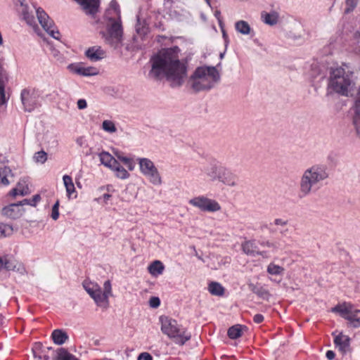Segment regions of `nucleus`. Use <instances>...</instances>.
<instances>
[{"label": "nucleus", "instance_id": "obj_50", "mask_svg": "<svg viewBox=\"0 0 360 360\" xmlns=\"http://www.w3.org/2000/svg\"><path fill=\"white\" fill-rule=\"evenodd\" d=\"M138 360H153V357L149 353L143 352L139 356Z\"/></svg>", "mask_w": 360, "mask_h": 360}, {"label": "nucleus", "instance_id": "obj_64", "mask_svg": "<svg viewBox=\"0 0 360 360\" xmlns=\"http://www.w3.org/2000/svg\"><path fill=\"white\" fill-rule=\"evenodd\" d=\"M205 1H206V2H207L208 4H210V0H205Z\"/></svg>", "mask_w": 360, "mask_h": 360}, {"label": "nucleus", "instance_id": "obj_4", "mask_svg": "<svg viewBox=\"0 0 360 360\" xmlns=\"http://www.w3.org/2000/svg\"><path fill=\"white\" fill-rule=\"evenodd\" d=\"M105 16L110 22L106 33L103 34L105 40L109 44L115 46L120 41L122 36L120 6L115 0L111 1Z\"/></svg>", "mask_w": 360, "mask_h": 360}, {"label": "nucleus", "instance_id": "obj_27", "mask_svg": "<svg viewBox=\"0 0 360 360\" xmlns=\"http://www.w3.org/2000/svg\"><path fill=\"white\" fill-rule=\"evenodd\" d=\"M164 269L165 266L159 260H155L152 262L148 268L149 273L153 276L162 274Z\"/></svg>", "mask_w": 360, "mask_h": 360}, {"label": "nucleus", "instance_id": "obj_39", "mask_svg": "<svg viewBox=\"0 0 360 360\" xmlns=\"http://www.w3.org/2000/svg\"><path fill=\"white\" fill-rule=\"evenodd\" d=\"M359 0H345V13H349L352 12L357 6Z\"/></svg>", "mask_w": 360, "mask_h": 360}, {"label": "nucleus", "instance_id": "obj_7", "mask_svg": "<svg viewBox=\"0 0 360 360\" xmlns=\"http://www.w3.org/2000/svg\"><path fill=\"white\" fill-rule=\"evenodd\" d=\"M161 331L178 345H183L191 339V335L175 319L167 316L160 317Z\"/></svg>", "mask_w": 360, "mask_h": 360}, {"label": "nucleus", "instance_id": "obj_47", "mask_svg": "<svg viewBox=\"0 0 360 360\" xmlns=\"http://www.w3.org/2000/svg\"><path fill=\"white\" fill-rule=\"evenodd\" d=\"M41 200V195L40 194H36L33 195L32 198L30 199V205L32 207H35L37 203Z\"/></svg>", "mask_w": 360, "mask_h": 360}, {"label": "nucleus", "instance_id": "obj_37", "mask_svg": "<svg viewBox=\"0 0 360 360\" xmlns=\"http://www.w3.org/2000/svg\"><path fill=\"white\" fill-rule=\"evenodd\" d=\"M266 271L269 274L271 275H280L283 273L284 269L279 265L270 263L267 266Z\"/></svg>", "mask_w": 360, "mask_h": 360}, {"label": "nucleus", "instance_id": "obj_45", "mask_svg": "<svg viewBox=\"0 0 360 360\" xmlns=\"http://www.w3.org/2000/svg\"><path fill=\"white\" fill-rule=\"evenodd\" d=\"M260 245L263 247H267L271 248L273 251H276L278 249V243L276 242H271L269 240H265L260 243Z\"/></svg>", "mask_w": 360, "mask_h": 360}, {"label": "nucleus", "instance_id": "obj_46", "mask_svg": "<svg viewBox=\"0 0 360 360\" xmlns=\"http://www.w3.org/2000/svg\"><path fill=\"white\" fill-rule=\"evenodd\" d=\"M150 306L153 308H157L160 304V300L157 297H153L149 301Z\"/></svg>", "mask_w": 360, "mask_h": 360}, {"label": "nucleus", "instance_id": "obj_54", "mask_svg": "<svg viewBox=\"0 0 360 360\" xmlns=\"http://www.w3.org/2000/svg\"><path fill=\"white\" fill-rule=\"evenodd\" d=\"M76 143L80 147H82L85 144V139L84 137L81 136L77 139Z\"/></svg>", "mask_w": 360, "mask_h": 360}, {"label": "nucleus", "instance_id": "obj_61", "mask_svg": "<svg viewBox=\"0 0 360 360\" xmlns=\"http://www.w3.org/2000/svg\"><path fill=\"white\" fill-rule=\"evenodd\" d=\"M46 349H47L48 351H51V347H47V348H46Z\"/></svg>", "mask_w": 360, "mask_h": 360}, {"label": "nucleus", "instance_id": "obj_38", "mask_svg": "<svg viewBox=\"0 0 360 360\" xmlns=\"http://www.w3.org/2000/svg\"><path fill=\"white\" fill-rule=\"evenodd\" d=\"M13 233V228L8 224L0 223V238L11 236Z\"/></svg>", "mask_w": 360, "mask_h": 360}, {"label": "nucleus", "instance_id": "obj_43", "mask_svg": "<svg viewBox=\"0 0 360 360\" xmlns=\"http://www.w3.org/2000/svg\"><path fill=\"white\" fill-rule=\"evenodd\" d=\"M51 55L52 56L60 63H65V58L63 55L57 49H51Z\"/></svg>", "mask_w": 360, "mask_h": 360}, {"label": "nucleus", "instance_id": "obj_55", "mask_svg": "<svg viewBox=\"0 0 360 360\" xmlns=\"http://www.w3.org/2000/svg\"><path fill=\"white\" fill-rule=\"evenodd\" d=\"M21 183V189L26 191V195L29 193V188L25 181H20Z\"/></svg>", "mask_w": 360, "mask_h": 360}, {"label": "nucleus", "instance_id": "obj_53", "mask_svg": "<svg viewBox=\"0 0 360 360\" xmlns=\"http://www.w3.org/2000/svg\"><path fill=\"white\" fill-rule=\"evenodd\" d=\"M335 353L332 350H328L326 354V356L328 360H333L335 358Z\"/></svg>", "mask_w": 360, "mask_h": 360}, {"label": "nucleus", "instance_id": "obj_20", "mask_svg": "<svg viewBox=\"0 0 360 360\" xmlns=\"http://www.w3.org/2000/svg\"><path fill=\"white\" fill-rule=\"evenodd\" d=\"M235 30L237 32L243 35H249L253 32V30L249 23L243 20H240L235 22Z\"/></svg>", "mask_w": 360, "mask_h": 360}, {"label": "nucleus", "instance_id": "obj_52", "mask_svg": "<svg viewBox=\"0 0 360 360\" xmlns=\"http://www.w3.org/2000/svg\"><path fill=\"white\" fill-rule=\"evenodd\" d=\"M5 103V94L3 86L0 84V105Z\"/></svg>", "mask_w": 360, "mask_h": 360}, {"label": "nucleus", "instance_id": "obj_21", "mask_svg": "<svg viewBox=\"0 0 360 360\" xmlns=\"http://www.w3.org/2000/svg\"><path fill=\"white\" fill-rule=\"evenodd\" d=\"M110 169L114 172L115 176L118 179H127L130 176L128 171L117 161L115 163V165H112V167Z\"/></svg>", "mask_w": 360, "mask_h": 360}, {"label": "nucleus", "instance_id": "obj_14", "mask_svg": "<svg viewBox=\"0 0 360 360\" xmlns=\"http://www.w3.org/2000/svg\"><path fill=\"white\" fill-rule=\"evenodd\" d=\"M68 69L72 73L83 77L95 76L99 73V70L97 68L86 66L82 63H71L68 66Z\"/></svg>", "mask_w": 360, "mask_h": 360}, {"label": "nucleus", "instance_id": "obj_56", "mask_svg": "<svg viewBox=\"0 0 360 360\" xmlns=\"http://www.w3.org/2000/svg\"><path fill=\"white\" fill-rule=\"evenodd\" d=\"M30 202H31L30 199H24L21 202H18V204H20L21 205V207H22V206L24 205H30Z\"/></svg>", "mask_w": 360, "mask_h": 360}, {"label": "nucleus", "instance_id": "obj_28", "mask_svg": "<svg viewBox=\"0 0 360 360\" xmlns=\"http://www.w3.org/2000/svg\"><path fill=\"white\" fill-rule=\"evenodd\" d=\"M63 181L65 187L67 195L70 198L72 195L75 193V188L72 179L70 176L65 174L63 176Z\"/></svg>", "mask_w": 360, "mask_h": 360}, {"label": "nucleus", "instance_id": "obj_19", "mask_svg": "<svg viewBox=\"0 0 360 360\" xmlns=\"http://www.w3.org/2000/svg\"><path fill=\"white\" fill-rule=\"evenodd\" d=\"M349 338L343 335L342 333H340L339 335L335 337L334 342L336 347L339 348L342 352H345L348 350L349 347Z\"/></svg>", "mask_w": 360, "mask_h": 360}, {"label": "nucleus", "instance_id": "obj_58", "mask_svg": "<svg viewBox=\"0 0 360 360\" xmlns=\"http://www.w3.org/2000/svg\"><path fill=\"white\" fill-rule=\"evenodd\" d=\"M110 197H111V195L110 194H108V193H105L103 196V199H104V200L105 202L108 201L110 199Z\"/></svg>", "mask_w": 360, "mask_h": 360}, {"label": "nucleus", "instance_id": "obj_30", "mask_svg": "<svg viewBox=\"0 0 360 360\" xmlns=\"http://www.w3.org/2000/svg\"><path fill=\"white\" fill-rule=\"evenodd\" d=\"M12 176L11 169L6 166L0 167V184L8 186L9 184L8 177Z\"/></svg>", "mask_w": 360, "mask_h": 360}, {"label": "nucleus", "instance_id": "obj_29", "mask_svg": "<svg viewBox=\"0 0 360 360\" xmlns=\"http://www.w3.org/2000/svg\"><path fill=\"white\" fill-rule=\"evenodd\" d=\"M32 352L34 357L39 360H49L51 359L49 355L45 354L44 351L41 350V345L39 342L34 344V346L32 348Z\"/></svg>", "mask_w": 360, "mask_h": 360}, {"label": "nucleus", "instance_id": "obj_2", "mask_svg": "<svg viewBox=\"0 0 360 360\" xmlns=\"http://www.w3.org/2000/svg\"><path fill=\"white\" fill-rule=\"evenodd\" d=\"M329 177L328 168L324 165L316 164L304 169L299 181V196L305 198L313 191L319 189Z\"/></svg>", "mask_w": 360, "mask_h": 360}, {"label": "nucleus", "instance_id": "obj_31", "mask_svg": "<svg viewBox=\"0 0 360 360\" xmlns=\"http://www.w3.org/2000/svg\"><path fill=\"white\" fill-rule=\"evenodd\" d=\"M243 329H246L245 326L242 325H235L228 330V335L231 339H237L241 336Z\"/></svg>", "mask_w": 360, "mask_h": 360}, {"label": "nucleus", "instance_id": "obj_32", "mask_svg": "<svg viewBox=\"0 0 360 360\" xmlns=\"http://www.w3.org/2000/svg\"><path fill=\"white\" fill-rule=\"evenodd\" d=\"M208 290L212 295L217 296H221L224 292V288L217 282L210 283L208 286Z\"/></svg>", "mask_w": 360, "mask_h": 360}, {"label": "nucleus", "instance_id": "obj_5", "mask_svg": "<svg viewBox=\"0 0 360 360\" xmlns=\"http://www.w3.org/2000/svg\"><path fill=\"white\" fill-rule=\"evenodd\" d=\"M82 285L98 307L103 309L108 307L109 297L112 296V285L109 280L104 282L103 289L97 283L89 280L84 281Z\"/></svg>", "mask_w": 360, "mask_h": 360}, {"label": "nucleus", "instance_id": "obj_1", "mask_svg": "<svg viewBox=\"0 0 360 360\" xmlns=\"http://www.w3.org/2000/svg\"><path fill=\"white\" fill-rule=\"evenodd\" d=\"M179 48L174 46L162 49L153 55L149 60L151 69L148 77L159 80L165 77L172 87L181 86L187 77V68L179 60Z\"/></svg>", "mask_w": 360, "mask_h": 360}, {"label": "nucleus", "instance_id": "obj_62", "mask_svg": "<svg viewBox=\"0 0 360 360\" xmlns=\"http://www.w3.org/2000/svg\"><path fill=\"white\" fill-rule=\"evenodd\" d=\"M205 1H206V2H207L208 4H210V0H205Z\"/></svg>", "mask_w": 360, "mask_h": 360}, {"label": "nucleus", "instance_id": "obj_40", "mask_svg": "<svg viewBox=\"0 0 360 360\" xmlns=\"http://www.w3.org/2000/svg\"><path fill=\"white\" fill-rule=\"evenodd\" d=\"M33 158L36 162L43 164L47 160V154L44 150H41L35 153Z\"/></svg>", "mask_w": 360, "mask_h": 360}, {"label": "nucleus", "instance_id": "obj_15", "mask_svg": "<svg viewBox=\"0 0 360 360\" xmlns=\"http://www.w3.org/2000/svg\"><path fill=\"white\" fill-rule=\"evenodd\" d=\"M243 252L249 256L256 257L262 256L264 258L269 257L266 251H259L255 240H246L241 245Z\"/></svg>", "mask_w": 360, "mask_h": 360}, {"label": "nucleus", "instance_id": "obj_26", "mask_svg": "<svg viewBox=\"0 0 360 360\" xmlns=\"http://www.w3.org/2000/svg\"><path fill=\"white\" fill-rule=\"evenodd\" d=\"M51 336L54 343L58 345H63L68 339L67 333L58 329L54 330Z\"/></svg>", "mask_w": 360, "mask_h": 360}, {"label": "nucleus", "instance_id": "obj_25", "mask_svg": "<svg viewBox=\"0 0 360 360\" xmlns=\"http://www.w3.org/2000/svg\"><path fill=\"white\" fill-rule=\"evenodd\" d=\"M249 289L254 292L255 294L257 295L259 297L268 300L269 297V292L267 290H266L264 287H262L260 285H255L253 283H250L248 285Z\"/></svg>", "mask_w": 360, "mask_h": 360}, {"label": "nucleus", "instance_id": "obj_59", "mask_svg": "<svg viewBox=\"0 0 360 360\" xmlns=\"http://www.w3.org/2000/svg\"><path fill=\"white\" fill-rule=\"evenodd\" d=\"M354 52L355 53H360V44H358L356 46H355Z\"/></svg>", "mask_w": 360, "mask_h": 360}, {"label": "nucleus", "instance_id": "obj_3", "mask_svg": "<svg viewBox=\"0 0 360 360\" xmlns=\"http://www.w3.org/2000/svg\"><path fill=\"white\" fill-rule=\"evenodd\" d=\"M220 79V75L215 67L198 68L188 80L193 91L198 92L212 89Z\"/></svg>", "mask_w": 360, "mask_h": 360}, {"label": "nucleus", "instance_id": "obj_51", "mask_svg": "<svg viewBox=\"0 0 360 360\" xmlns=\"http://www.w3.org/2000/svg\"><path fill=\"white\" fill-rule=\"evenodd\" d=\"M253 321L256 323H260L264 321V316L260 314H255L253 317Z\"/></svg>", "mask_w": 360, "mask_h": 360}, {"label": "nucleus", "instance_id": "obj_17", "mask_svg": "<svg viewBox=\"0 0 360 360\" xmlns=\"http://www.w3.org/2000/svg\"><path fill=\"white\" fill-rule=\"evenodd\" d=\"M86 57L92 62L99 61L106 56L105 51L99 46L89 47L85 51Z\"/></svg>", "mask_w": 360, "mask_h": 360}, {"label": "nucleus", "instance_id": "obj_16", "mask_svg": "<svg viewBox=\"0 0 360 360\" xmlns=\"http://www.w3.org/2000/svg\"><path fill=\"white\" fill-rule=\"evenodd\" d=\"M25 213V209L20 204L13 203L3 207L1 214L10 219H16L21 217Z\"/></svg>", "mask_w": 360, "mask_h": 360}, {"label": "nucleus", "instance_id": "obj_60", "mask_svg": "<svg viewBox=\"0 0 360 360\" xmlns=\"http://www.w3.org/2000/svg\"><path fill=\"white\" fill-rule=\"evenodd\" d=\"M4 263L2 258L0 257V269L4 266Z\"/></svg>", "mask_w": 360, "mask_h": 360}, {"label": "nucleus", "instance_id": "obj_63", "mask_svg": "<svg viewBox=\"0 0 360 360\" xmlns=\"http://www.w3.org/2000/svg\"><path fill=\"white\" fill-rule=\"evenodd\" d=\"M205 1H206V2H207L208 4H210V0H205Z\"/></svg>", "mask_w": 360, "mask_h": 360}, {"label": "nucleus", "instance_id": "obj_11", "mask_svg": "<svg viewBox=\"0 0 360 360\" xmlns=\"http://www.w3.org/2000/svg\"><path fill=\"white\" fill-rule=\"evenodd\" d=\"M189 204L203 212H214L221 210V206L217 201L200 195L191 199Z\"/></svg>", "mask_w": 360, "mask_h": 360}, {"label": "nucleus", "instance_id": "obj_12", "mask_svg": "<svg viewBox=\"0 0 360 360\" xmlns=\"http://www.w3.org/2000/svg\"><path fill=\"white\" fill-rule=\"evenodd\" d=\"M34 8L39 22L43 29L53 38L59 39L60 33L55 29L54 23L48 14L40 7Z\"/></svg>", "mask_w": 360, "mask_h": 360}, {"label": "nucleus", "instance_id": "obj_10", "mask_svg": "<svg viewBox=\"0 0 360 360\" xmlns=\"http://www.w3.org/2000/svg\"><path fill=\"white\" fill-rule=\"evenodd\" d=\"M333 312L338 313L342 318L347 320L354 328L360 327V310L354 309L349 303L338 304L332 308Z\"/></svg>", "mask_w": 360, "mask_h": 360}, {"label": "nucleus", "instance_id": "obj_22", "mask_svg": "<svg viewBox=\"0 0 360 360\" xmlns=\"http://www.w3.org/2000/svg\"><path fill=\"white\" fill-rule=\"evenodd\" d=\"M54 354L53 357L56 360H79L74 355L69 353L65 348H59L56 351H52Z\"/></svg>", "mask_w": 360, "mask_h": 360}, {"label": "nucleus", "instance_id": "obj_57", "mask_svg": "<svg viewBox=\"0 0 360 360\" xmlns=\"http://www.w3.org/2000/svg\"><path fill=\"white\" fill-rule=\"evenodd\" d=\"M289 233V230L288 228H285V229H283L280 231V233L283 236H286Z\"/></svg>", "mask_w": 360, "mask_h": 360}, {"label": "nucleus", "instance_id": "obj_18", "mask_svg": "<svg viewBox=\"0 0 360 360\" xmlns=\"http://www.w3.org/2000/svg\"><path fill=\"white\" fill-rule=\"evenodd\" d=\"M353 124L356 134L360 138V87L354 105Z\"/></svg>", "mask_w": 360, "mask_h": 360}, {"label": "nucleus", "instance_id": "obj_49", "mask_svg": "<svg viewBox=\"0 0 360 360\" xmlns=\"http://www.w3.org/2000/svg\"><path fill=\"white\" fill-rule=\"evenodd\" d=\"M274 224L276 226L284 227L288 224V221L283 219L278 218L274 220Z\"/></svg>", "mask_w": 360, "mask_h": 360}, {"label": "nucleus", "instance_id": "obj_44", "mask_svg": "<svg viewBox=\"0 0 360 360\" xmlns=\"http://www.w3.org/2000/svg\"><path fill=\"white\" fill-rule=\"evenodd\" d=\"M59 200H57L53 205L51 210V218L53 220H57L59 217Z\"/></svg>", "mask_w": 360, "mask_h": 360}, {"label": "nucleus", "instance_id": "obj_6", "mask_svg": "<svg viewBox=\"0 0 360 360\" xmlns=\"http://www.w3.org/2000/svg\"><path fill=\"white\" fill-rule=\"evenodd\" d=\"M352 72L348 66L331 68L329 86L335 92L347 95L352 84Z\"/></svg>", "mask_w": 360, "mask_h": 360}, {"label": "nucleus", "instance_id": "obj_35", "mask_svg": "<svg viewBox=\"0 0 360 360\" xmlns=\"http://www.w3.org/2000/svg\"><path fill=\"white\" fill-rule=\"evenodd\" d=\"M102 129L105 132L113 134L117 131V127L112 120H105L102 123Z\"/></svg>", "mask_w": 360, "mask_h": 360}, {"label": "nucleus", "instance_id": "obj_33", "mask_svg": "<svg viewBox=\"0 0 360 360\" xmlns=\"http://www.w3.org/2000/svg\"><path fill=\"white\" fill-rule=\"evenodd\" d=\"M264 22L269 25H274L278 22V15L276 12H271L262 15Z\"/></svg>", "mask_w": 360, "mask_h": 360}, {"label": "nucleus", "instance_id": "obj_13", "mask_svg": "<svg viewBox=\"0 0 360 360\" xmlns=\"http://www.w3.org/2000/svg\"><path fill=\"white\" fill-rule=\"evenodd\" d=\"M21 101L24 110L28 112L34 110L38 106V96L32 89H25L21 91Z\"/></svg>", "mask_w": 360, "mask_h": 360}, {"label": "nucleus", "instance_id": "obj_23", "mask_svg": "<svg viewBox=\"0 0 360 360\" xmlns=\"http://www.w3.org/2000/svg\"><path fill=\"white\" fill-rule=\"evenodd\" d=\"M15 4H20L21 7V12L22 13L24 19L26 20L27 24L30 25H33L35 24L34 17L33 15L30 14L27 10V6L26 5H24L23 1L24 0H15Z\"/></svg>", "mask_w": 360, "mask_h": 360}, {"label": "nucleus", "instance_id": "obj_8", "mask_svg": "<svg viewBox=\"0 0 360 360\" xmlns=\"http://www.w3.org/2000/svg\"><path fill=\"white\" fill-rule=\"evenodd\" d=\"M202 171L212 181H219L231 187L238 185L236 176L230 169L221 165L210 164L205 167Z\"/></svg>", "mask_w": 360, "mask_h": 360}, {"label": "nucleus", "instance_id": "obj_24", "mask_svg": "<svg viewBox=\"0 0 360 360\" xmlns=\"http://www.w3.org/2000/svg\"><path fill=\"white\" fill-rule=\"evenodd\" d=\"M100 161L104 166L111 169L112 165L117 161L109 153L103 151L98 154Z\"/></svg>", "mask_w": 360, "mask_h": 360}, {"label": "nucleus", "instance_id": "obj_34", "mask_svg": "<svg viewBox=\"0 0 360 360\" xmlns=\"http://www.w3.org/2000/svg\"><path fill=\"white\" fill-rule=\"evenodd\" d=\"M117 158L122 162L129 171H133L135 168V163L132 158L124 156L120 153H116Z\"/></svg>", "mask_w": 360, "mask_h": 360}, {"label": "nucleus", "instance_id": "obj_41", "mask_svg": "<svg viewBox=\"0 0 360 360\" xmlns=\"http://www.w3.org/2000/svg\"><path fill=\"white\" fill-rule=\"evenodd\" d=\"M11 195L13 197L16 195H26V191L21 189V183L18 182L16 188H13L11 191Z\"/></svg>", "mask_w": 360, "mask_h": 360}, {"label": "nucleus", "instance_id": "obj_36", "mask_svg": "<svg viewBox=\"0 0 360 360\" xmlns=\"http://www.w3.org/2000/svg\"><path fill=\"white\" fill-rule=\"evenodd\" d=\"M4 266L8 270H13L23 274L25 271V267L21 264H14L11 262H6L4 263Z\"/></svg>", "mask_w": 360, "mask_h": 360}, {"label": "nucleus", "instance_id": "obj_42", "mask_svg": "<svg viewBox=\"0 0 360 360\" xmlns=\"http://www.w3.org/2000/svg\"><path fill=\"white\" fill-rule=\"evenodd\" d=\"M352 37L353 38L350 45L352 46V51H354L355 46H356L358 44H360V32L356 31L354 32Z\"/></svg>", "mask_w": 360, "mask_h": 360}, {"label": "nucleus", "instance_id": "obj_48", "mask_svg": "<svg viewBox=\"0 0 360 360\" xmlns=\"http://www.w3.org/2000/svg\"><path fill=\"white\" fill-rule=\"evenodd\" d=\"M77 108L79 110H84L87 107V103L85 99H79L77 102Z\"/></svg>", "mask_w": 360, "mask_h": 360}, {"label": "nucleus", "instance_id": "obj_9", "mask_svg": "<svg viewBox=\"0 0 360 360\" xmlns=\"http://www.w3.org/2000/svg\"><path fill=\"white\" fill-rule=\"evenodd\" d=\"M136 162L139 167L141 174L154 186L162 184V179L158 169L155 163L148 158H138Z\"/></svg>", "mask_w": 360, "mask_h": 360}]
</instances>
